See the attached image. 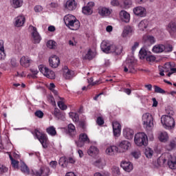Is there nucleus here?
<instances>
[{
  "label": "nucleus",
  "mask_w": 176,
  "mask_h": 176,
  "mask_svg": "<svg viewBox=\"0 0 176 176\" xmlns=\"http://www.w3.org/2000/svg\"><path fill=\"white\" fill-rule=\"evenodd\" d=\"M118 153H126L131 148V143L128 140H121L117 146Z\"/></svg>",
  "instance_id": "nucleus-8"
},
{
  "label": "nucleus",
  "mask_w": 176,
  "mask_h": 176,
  "mask_svg": "<svg viewBox=\"0 0 176 176\" xmlns=\"http://www.w3.org/2000/svg\"><path fill=\"white\" fill-rule=\"evenodd\" d=\"M49 63L52 68H57L60 65V58L56 55L52 56L49 59Z\"/></svg>",
  "instance_id": "nucleus-18"
},
{
  "label": "nucleus",
  "mask_w": 176,
  "mask_h": 176,
  "mask_svg": "<svg viewBox=\"0 0 176 176\" xmlns=\"http://www.w3.org/2000/svg\"><path fill=\"white\" fill-rule=\"evenodd\" d=\"M21 171L23 173V174H30V168H28V166H27V165L24 162L21 163Z\"/></svg>",
  "instance_id": "nucleus-42"
},
{
  "label": "nucleus",
  "mask_w": 176,
  "mask_h": 176,
  "mask_svg": "<svg viewBox=\"0 0 176 176\" xmlns=\"http://www.w3.org/2000/svg\"><path fill=\"white\" fill-rule=\"evenodd\" d=\"M59 100L58 102V107L61 109L62 111H65L67 109V104L64 102V98L58 97Z\"/></svg>",
  "instance_id": "nucleus-41"
},
{
  "label": "nucleus",
  "mask_w": 176,
  "mask_h": 176,
  "mask_svg": "<svg viewBox=\"0 0 176 176\" xmlns=\"http://www.w3.org/2000/svg\"><path fill=\"white\" fill-rule=\"evenodd\" d=\"M43 10V7L41 6H36L34 7V11L37 13H39Z\"/></svg>",
  "instance_id": "nucleus-60"
},
{
  "label": "nucleus",
  "mask_w": 176,
  "mask_h": 176,
  "mask_svg": "<svg viewBox=\"0 0 176 176\" xmlns=\"http://www.w3.org/2000/svg\"><path fill=\"white\" fill-rule=\"evenodd\" d=\"M131 155L135 159H139L140 157L141 156V153L140 152V151H135L131 152Z\"/></svg>",
  "instance_id": "nucleus-53"
},
{
  "label": "nucleus",
  "mask_w": 176,
  "mask_h": 176,
  "mask_svg": "<svg viewBox=\"0 0 176 176\" xmlns=\"http://www.w3.org/2000/svg\"><path fill=\"white\" fill-rule=\"evenodd\" d=\"M99 152L98 148L96 146H91L87 151L89 156H96V155H98Z\"/></svg>",
  "instance_id": "nucleus-35"
},
{
  "label": "nucleus",
  "mask_w": 176,
  "mask_h": 176,
  "mask_svg": "<svg viewBox=\"0 0 176 176\" xmlns=\"http://www.w3.org/2000/svg\"><path fill=\"white\" fill-rule=\"evenodd\" d=\"M53 115H54L56 118H58V116H60V115H61V113H60V109H58V108H55L54 110Z\"/></svg>",
  "instance_id": "nucleus-61"
},
{
  "label": "nucleus",
  "mask_w": 176,
  "mask_h": 176,
  "mask_svg": "<svg viewBox=\"0 0 176 176\" xmlns=\"http://www.w3.org/2000/svg\"><path fill=\"white\" fill-rule=\"evenodd\" d=\"M146 50H145L144 49H141L139 52V57L140 58H141V60H144V58L146 57Z\"/></svg>",
  "instance_id": "nucleus-50"
},
{
  "label": "nucleus",
  "mask_w": 176,
  "mask_h": 176,
  "mask_svg": "<svg viewBox=\"0 0 176 176\" xmlns=\"http://www.w3.org/2000/svg\"><path fill=\"white\" fill-rule=\"evenodd\" d=\"M110 52L119 56V54H122V52H123V47L120 45L113 44L111 46Z\"/></svg>",
  "instance_id": "nucleus-20"
},
{
  "label": "nucleus",
  "mask_w": 176,
  "mask_h": 176,
  "mask_svg": "<svg viewBox=\"0 0 176 176\" xmlns=\"http://www.w3.org/2000/svg\"><path fill=\"white\" fill-rule=\"evenodd\" d=\"M76 18L75 17V16L72 15V14H67L66 16H64V22L65 25H67V27H68L72 23V21H75V19Z\"/></svg>",
  "instance_id": "nucleus-29"
},
{
  "label": "nucleus",
  "mask_w": 176,
  "mask_h": 176,
  "mask_svg": "<svg viewBox=\"0 0 176 176\" xmlns=\"http://www.w3.org/2000/svg\"><path fill=\"white\" fill-rule=\"evenodd\" d=\"M89 144L90 142V139L87 136L86 133H81L79 135V139L78 142H76V144L78 148H82V146H85V143Z\"/></svg>",
  "instance_id": "nucleus-10"
},
{
  "label": "nucleus",
  "mask_w": 176,
  "mask_h": 176,
  "mask_svg": "<svg viewBox=\"0 0 176 176\" xmlns=\"http://www.w3.org/2000/svg\"><path fill=\"white\" fill-rule=\"evenodd\" d=\"M98 13L100 16L102 17H107L112 13V10H110L109 8H107L105 7H102L99 8Z\"/></svg>",
  "instance_id": "nucleus-26"
},
{
  "label": "nucleus",
  "mask_w": 176,
  "mask_h": 176,
  "mask_svg": "<svg viewBox=\"0 0 176 176\" xmlns=\"http://www.w3.org/2000/svg\"><path fill=\"white\" fill-rule=\"evenodd\" d=\"M9 168L6 167L5 165L0 164V175H3L5 173H8Z\"/></svg>",
  "instance_id": "nucleus-51"
},
{
  "label": "nucleus",
  "mask_w": 176,
  "mask_h": 176,
  "mask_svg": "<svg viewBox=\"0 0 176 176\" xmlns=\"http://www.w3.org/2000/svg\"><path fill=\"white\" fill-rule=\"evenodd\" d=\"M34 115L35 116H36L37 118H39L40 119H42V118H43V111H41V110H38V111H36L35 113H34Z\"/></svg>",
  "instance_id": "nucleus-55"
},
{
  "label": "nucleus",
  "mask_w": 176,
  "mask_h": 176,
  "mask_svg": "<svg viewBox=\"0 0 176 176\" xmlns=\"http://www.w3.org/2000/svg\"><path fill=\"white\" fill-rule=\"evenodd\" d=\"M70 118L72 119L73 122H79V115L76 113L71 112L69 113Z\"/></svg>",
  "instance_id": "nucleus-45"
},
{
  "label": "nucleus",
  "mask_w": 176,
  "mask_h": 176,
  "mask_svg": "<svg viewBox=\"0 0 176 176\" xmlns=\"http://www.w3.org/2000/svg\"><path fill=\"white\" fill-rule=\"evenodd\" d=\"M74 74L75 73L74 72V71L69 70L68 69V67L65 66L63 68V77L66 80H70V79H72V78H74Z\"/></svg>",
  "instance_id": "nucleus-12"
},
{
  "label": "nucleus",
  "mask_w": 176,
  "mask_h": 176,
  "mask_svg": "<svg viewBox=\"0 0 176 176\" xmlns=\"http://www.w3.org/2000/svg\"><path fill=\"white\" fill-rule=\"evenodd\" d=\"M113 131L115 137H119L122 131V125L118 121H113L112 122Z\"/></svg>",
  "instance_id": "nucleus-16"
},
{
  "label": "nucleus",
  "mask_w": 176,
  "mask_h": 176,
  "mask_svg": "<svg viewBox=\"0 0 176 176\" xmlns=\"http://www.w3.org/2000/svg\"><path fill=\"white\" fill-rule=\"evenodd\" d=\"M25 23V16L24 15H19L14 19V25L15 27H23Z\"/></svg>",
  "instance_id": "nucleus-21"
},
{
  "label": "nucleus",
  "mask_w": 176,
  "mask_h": 176,
  "mask_svg": "<svg viewBox=\"0 0 176 176\" xmlns=\"http://www.w3.org/2000/svg\"><path fill=\"white\" fill-rule=\"evenodd\" d=\"M133 12L135 16H138L139 17H145L146 16V9L142 6L134 8Z\"/></svg>",
  "instance_id": "nucleus-15"
},
{
  "label": "nucleus",
  "mask_w": 176,
  "mask_h": 176,
  "mask_svg": "<svg viewBox=\"0 0 176 176\" xmlns=\"http://www.w3.org/2000/svg\"><path fill=\"white\" fill-rule=\"evenodd\" d=\"M67 133L69 135H70V137H72V138H74V137L76 135V128L75 127V125H74L73 124H68Z\"/></svg>",
  "instance_id": "nucleus-28"
},
{
  "label": "nucleus",
  "mask_w": 176,
  "mask_h": 176,
  "mask_svg": "<svg viewBox=\"0 0 176 176\" xmlns=\"http://www.w3.org/2000/svg\"><path fill=\"white\" fill-rule=\"evenodd\" d=\"M6 57L4 42L3 40H0V60H5Z\"/></svg>",
  "instance_id": "nucleus-34"
},
{
  "label": "nucleus",
  "mask_w": 176,
  "mask_h": 176,
  "mask_svg": "<svg viewBox=\"0 0 176 176\" xmlns=\"http://www.w3.org/2000/svg\"><path fill=\"white\" fill-rule=\"evenodd\" d=\"M124 5L125 8H130V6H131V1L125 0L124 1Z\"/></svg>",
  "instance_id": "nucleus-62"
},
{
  "label": "nucleus",
  "mask_w": 176,
  "mask_h": 176,
  "mask_svg": "<svg viewBox=\"0 0 176 176\" xmlns=\"http://www.w3.org/2000/svg\"><path fill=\"white\" fill-rule=\"evenodd\" d=\"M133 34V28L130 26H126L122 32V38H126L129 35Z\"/></svg>",
  "instance_id": "nucleus-37"
},
{
  "label": "nucleus",
  "mask_w": 176,
  "mask_h": 176,
  "mask_svg": "<svg viewBox=\"0 0 176 176\" xmlns=\"http://www.w3.org/2000/svg\"><path fill=\"white\" fill-rule=\"evenodd\" d=\"M155 42H156V41L153 36L145 35L143 36V43L146 45H152V43H155Z\"/></svg>",
  "instance_id": "nucleus-31"
},
{
  "label": "nucleus",
  "mask_w": 176,
  "mask_h": 176,
  "mask_svg": "<svg viewBox=\"0 0 176 176\" xmlns=\"http://www.w3.org/2000/svg\"><path fill=\"white\" fill-rule=\"evenodd\" d=\"M23 0H10V5L13 9H19L23 6Z\"/></svg>",
  "instance_id": "nucleus-30"
},
{
  "label": "nucleus",
  "mask_w": 176,
  "mask_h": 176,
  "mask_svg": "<svg viewBox=\"0 0 176 176\" xmlns=\"http://www.w3.org/2000/svg\"><path fill=\"white\" fill-rule=\"evenodd\" d=\"M78 7V3L75 0H67L64 4V8L66 10L72 12L76 9Z\"/></svg>",
  "instance_id": "nucleus-11"
},
{
  "label": "nucleus",
  "mask_w": 176,
  "mask_h": 176,
  "mask_svg": "<svg viewBox=\"0 0 176 176\" xmlns=\"http://www.w3.org/2000/svg\"><path fill=\"white\" fill-rule=\"evenodd\" d=\"M166 30L170 35H174L176 34V24L175 22H170L167 26Z\"/></svg>",
  "instance_id": "nucleus-27"
},
{
  "label": "nucleus",
  "mask_w": 176,
  "mask_h": 176,
  "mask_svg": "<svg viewBox=\"0 0 176 176\" xmlns=\"http://www.w3.org/2000/svg\"><path fill=\"white\" fill-rule=\"evenodd\" d=\"M154 91L155 93H158L160 94H166V91L157 85H154Z\"/></svg>",
  "instance_id": "nucleus-46"
},
{
  "label": "nucleus",
  "mask_w": 176,
  "mask_h": 176,
  "mask_svg": "<svg viewBox=\"0 0 176 176\" xmlns=\"http://www.w3.org/2000/svg\"><path fill=\"white\" fill-rule=\"evenodd\" d=\"M48 101L53 105L56 107V100H54V98L52 96H48Z\"/></svg>",
  "instance_id": "nucleus-57"
},
{
  "label": "nucleus",
  "mask_w": 176,
  "mask_h": 176,
  "mask_svg": "<svg viewBox=\"0 0 176 176\" xmlns=\"http://www.w3.org/2000/svg\"><path fill=\"white\" fill-rule=\"evenodd\" d=\"M38 69L44 76L48 78V79H56V73L54 72L49 69L43 65H40L38 66Z\"/></svg>",
  "instance_id": "nucleus-9"
},
{
  "label": "nucleus",
  "mask_w": 176,
  "mask_h": 176,
  "mask_svg": "<svg viewBox=\"0 0 176 176\" xmlns=\"http://www.w3.org/2000/svg\"><path fill=\"white\" fill-rule=\"evenodd\" d=\"M82 13L84 14L90 15L93 13V9L91 7L85 6L82 8Z\"/></svg>",
  "instance_id": "nucleus-44"
},
{
  "label": "nucleus",
  "mask_w": 176,
  "mask_h": 176,
  "mask_svg": "<svg viewBox=\"0 0 176 176\" xmlns=\"http://www.w3.org/2000/svg\"><path fill=\"white\" fill-rule=\"evenodd\" d=\"M47 47L49 49H56V41L53 40H50L47 43Z\"/></svg>",
  "instance_id": "nucleus-49"
},
{
  "label": "nucleus",
  "mask_w": 176,
  "mask_h": 176,
  "mask_svg": "<svg viewBox=\"0 0 176 176\" xmlns=\"http://www.w3.org/2000/svg\"><path fill=\"white\" fill-rule=\"evenodd\" d=\"M146 61L148 63H154L156 60V56L153 55H149L146 57Z\"/></svg>",
  "instance_id": "nucleus-54"
},
{
  "label": "nucleus",
  "mask_w": 176,
  "mask_h": 176,
  "mask_svg": "<svg viewBox=\"0 0 176 176\" xmlns=\"http://www.w3.org/2000/svg\"><path fill=\"white\" fill-rule=\"evenodd\" d=\"M148 24H149V22H148V20L144 19L141 21L138 24V28L140 31H144L148 28Z\"/></svg>",
  "instance_id": "nucleus-36"
},
{
  "label": "nucleus",
  "mask_w": 176,
  "mask_h": 176,
  "mask_svg": "<svg viewBox=\"0 0 176 176\" xmlns=\"http://www.w3.org/2000/svg\"><path fill=\"white\" fill-rule=\"evenodd\" d=\"M111 46H112V45H111L109 41H103L100 44V49L104 53H109V52H111Z\"/></svg>",
  "instance_id": "nucleus-23"
},
{
  "label": "nucleus",
  "mask_w": 176,
  "mask_h": 176,
  "mask_svg": "<svg viewBox=\"0 0 176 176\" xmlns=\"http://www.w3.org/2000/svg\"><path fill=\"white\" fill-rule=\"evenodd\" d=\"M165 52H173V45H168L165 47Z\"/></svg>",
  "instance_id": "nucleus-64"
},
{
  "label": "nucleus",
  "mask_w": 176,
  "mask_h": 176,
  "mask_svg": "<svg viewBox=\"0 0 176 176\" xmlns=\"http://www.w3.org/2000/svg\"><path fill=\"white\" fill-rule=\"evenodd\" d=\"M20 63L22 67L28 68V67H30V64H31V60L28 57L22 56L20 60Z\"/></svg>",
  "instance_id": "nucleus-33"
},
{
  "label": "nucleus",
  "mask_w": 176,
  "mask_h": 176,
  "mask_svg": "<svg viewBox=\"0 0 176 176\" xmlns=\"http://www.w3.org/2000/svg\"><path fill=\"white\" fill-rule=\"evenodd\" d=\"M175 67V63H167L164 65V69L161 67H159L160 69V75L161 76H164V72H168L167 74V76L170 77L173 74H175L176 72V68H174Z\"/></svg>",
  "instance_id": "nucleus-4"
},
{
  "label": "nucleus",
  "mask_w": 176,
  "mask_h": 176,
  "mask_svg": "<svg viewBox=\"0 0 176 176\" xmlns=\"http://www.w3.org/2000/svg\"><path fill=\"white\" fill-rule=\"evenodd\" d=\"M96 54H97V52L95 50H92L89 49L85 55V58L87 60H93V58L96 57Z\"/></svg>",
  "instance_id": "nucleus-38"
},
{
  "label": "nucleus",
  "mask_w": 176,
  "mask_h": 176,
  "mask_svg": "<svg viewBox=\"0 0 176 176\" xmlns=\"http://www.w3.org/2000/svg\"><path fill=\"white\" fill-rule=\"evenodd\" d=\"M50 166L52 168H56L57 167V161H52L50 163Z\"/></svg>",
  "instance_id": "nucleus-63"
},
{
  "label": "nucleus",
  "mask_w": 176,
  "mask_h": 176,
  "mask_svg": "<svg viewBox=\"0 0 176 176\" xmlns=\"http://www.w3.org/2000/svg\"><path fill=\"white\" fill-rule=\"evenodd\" d=\"M158 138L161 142H166L168 140V134L167 132H160Z\"/></svg>",
  "instance_id": "nucleus-39"
},
{
  "label": "nucleus",
  "mask_w": 176,
  "mask_h": 176,
  "mask_svg": "<svg viewBox=\"0 0 176 176\" xmlns=\"http://www.w3.org/2000/svg\"><path fill=\"white\" fill-rule=\"evenodd\" d=\"M95 164L97 167H99V168H102V160L99 159L96 160Z\"/></svg>",
  "instance_id": "nucleus-59"
},
{
  "label": "nucleus",
  "mask_w": 176,
  "mask_h": 176,
  "mask_svg": "<svg viewBox=\"0 0 176 176\" xmlns=\"http://www.w3.org/2000/svg\"><path fill=\"white\" fill-rule=\"evenodd\" d=\"M144 155L148 159H151L153 156V150L151 148H146L145 149Z\"/></svg>",
  "instance_id": "nucleus-43"
},
{
  "label": "nucleus",
  "mask_w": 176,
  "mask_h": 176,
  "mask_svg": "<svg viewBox=\"0 0 176 176\" xmlns=\"http://www.w3.org/2000/svg\"><path fill=\"white\" fill-rule=\"evenodd\" d=\"M120 167H122V168H123V170L126 173H131V171H133V169L134 168L133 163L125 160L121 162Z\"/></svg>",
  "instance_id": "nucleus-17"
},
{
  "label": "nucleus",
  "mask_w": 176,
  "mask_h": 176,
  "mask_svg": "<svg viewBox=\"0 0 176 176\" xmlns=\"http://www.w3.org/2000/svg\"><path fill=\"white\" fill-rule=\"evenodd\" d=\"M50 174V169L47 166H43L38 171L33 172V176H48Z\"/></svg>",
  "instance_id": "nucleus-14"
},
{
  "label": "nucleus",
  "mask_w": 176,
  "mask_h": 176,
  "mask_svg": "<svg viewBox=\"0 0 176 176\" xmlns=\"http://www.w3.org/2000/svg\"><path fill=\"white\" fill-rule=\"evenodd\" d=\"M34 134L37 140L40 141L43 147L45 148H47V145H49V139L47 138V135L43 133H41L38 129L34 130Z\"/></svg>",
  "instance_id": "nucleus-7"
},
{
  "label": "nucleus",
  "mask_w": 176,
  "mask_h": 176,
  "mask_svg": "<svg viewBox=\"0 0 176 176\" xmlns=\"http://www.w3.org/2000/svg\"><path fill=\"white\" fill-rule=\"evenodd\" d=\"M142 123L144 127L147 130H152L153 129V117L149 113H145L142 116Z\"/></svg>",
  "instance_id": "nucleus-6"
},
{
  "label": "nucleus",
  "mask_w": 176,
  "mask_h": 176,
  "mask_svg": "<svg viewBox=\"0 0 176 176\" xmlns=\"http://www.w3.org/2000/svg\"><path fill=\"white\" fill-rule=\"evenodd\" d=\"M30 72H32V77L36 78V75H38V73L39 72L38 69L35 68L30 69Z\"/></svg>",
  "instance_id": "nucleus-56"
},
{
  "label": "nucleus",
  "mask_w": 176,
  "mask_h": 176,
  "mask_svg": "<svg viewBox=\"0 0 176 176\" xmlns=\"http://www.w3.org/2000/svg\"><path fill=\"white\" fill-rule=\"evenodd\" d=\"M119 148H118V146L111 145L106 148L105 154L107 156H113L115 155V152L118 153Z\"/></svg>",
  "instance_id": "nucleus-19"
},
{
  "label": "nucleus",
  "mask_w": 176,
  "mask_h": 176,
  "mask_svg": "<svg viewBox=\"0 0 176 176\" xmlns=\"http://www.w3.org/2000/svg\"><path fill=\"white\" fill-rule=\"evenodd\" d=\"M157 163L160 166H163L165 163H168L169 168H171V170H175L176 157H173L170 153H165L158 158Z\"/></svg>",
  "instance_id": "nucleus-1"
},
{
  "label": "nucleus",
  "mask_w": 176,
  "mask_h": 176,
  "mask_svg": "<svg viewBox=\"0 0 176 176\" xmlns=\"http://www.w3.org/2000/svg\"><path fill=\"white\" fill-rule=\"evenodd\" d=\"M67 27L73 31H76L77 30H79V27H80V23L78 21V19H76L74 21L70 23Z\"/></svg>",
  "instance_id": "nucleus-32"
},
{
  "label": "nucleus",
  "mask_w": 176,
  "mask_h": 176,
  "mask_svg": "<svg viewBox=\"0 0 176 176\" xmlns=\"http://www.w3.org/2000/svg\"><path fill=\"white\" fill-rule=\"evenodd\" d=\"M32 28V38L34 43H39L42 41V37L39 35L36 28L31 26Z\"/></svg>",
  "instance_id": "nucleus-13"
},
{
  "label": "nucleus",
  "mask_w": 176,
  "mask_h": 176,
  "mask_svg": "<svg viewBox=\"0 0 176 176\" xmlns=\"http://www.w3.org/2000/svg\"><path fill=\"white\" fill-rule=\"evenodd\" d=\"M166 50V46L163 44H156L153 46L152 51L153 53L159 54L163 53Z\"/></svg>",
  "instance_id": "nucleus-25"
},
{
  "label": "nucleus",
  "mask_w": 176,
  "mask_h": 176,
  "mask_svg": "<svg viewBox=\"0 0 176 176\" xmlns=\"http://www.w3.org/2000/svg\"><path fill=\"white\" fill-rule=\"evenodd\" d=\"M10 159L11 160V164L14 168H19V161L13 159V157L12 155H10Z\"/></svg>",
  "instance_id": "nucleus-48"
},
{
  "label": "nucleus",
  "mask_w": 176,
  "mask_h": 176,
  "mask_svg": "<svg viewBox=\"0 0 176 176\" xmlns=\"http://www.w3.org/2000/svg\"><path fill=\"white\" fill-rule=\"evenodd\" d=\"M46 131L49 135H52V137H54L57 135V131H56V128L54 126H49L46 129Z\"/></svg>",
  "instance_id": "nucleus-40"
},
{
  "label": "nucleus",
  "mask_w": 176,
  "mask_h": 176,
  "mask_svg": "<svg viewBox=\"0 0 176 176\" xmlns=\"http://www.w3.org/2000/svg\"><path fill=\"white\" fill-rule=\"evenodd\" d=\"M48 87L50 90L52 91V93L54 94V96H58V92L56 89H54V87H56L54 83H50Z\"/></svg>",
  "instance_id": "nucleus-52"
},
{
  "label": "nucleus",
  "mask_w": 176,
  "mask_h": 176,
  "mask_svg": "<svg viewBox=\"0 0 176 176\" xmlns=\"http://www.w3.org/2000/svg\"><path fill=\"white\" fill-rule=\"evenodd\" d=\"M173 115H174V111H170L168 113V115L162 116L161 117V123L164 129H173V127L175 126V121L172 117Z\"/></svg>",
  "instance_id": "nucleus-2"
},
{
  "label": "nucleus",
  "mask_w": 176,
  "mask_h": 176,
  "mask_svg": "<svg viewBox=\"0 0 176 176\" xmlns=\"http://www.w3.org/2000/svg\"><path fill=\"white\" fill-rule=\"evenodd\" d=\"M96 123L98 126H102V124H104V119L102 117H98L97 118Z\"/></svg>",
  "instance_id": "nucleus-58"
},
{
  "label": "nucleus",
  "mask_w": 176,
  "mask_h": 176,
  "mask_svg": "<svg viewBox=\"0 0 176 176\" xmlns=\"http://www.w3.org/2000/svg\"><path fill=\"white\" fill-rule=\"evenodd\" d=\"M135 65H137V60L134 58H128L123 64L124 72L128 74L135 72Z\"/></svg>",
  "instance_id": "nucleus-3"
},
{
  "label": "nucleus",
  "mask_w": 176,
  "mask_h": 176,
  "mask_svg": "<svg viewBox=\"0 0 176 176\" xmlns=\"http://www.w3.org/2000/svg\"><path fill=\"white\" fill-rule=\"evenodd\" d=\"M123 135L126 140H133L134 137V131L130 128L123 129Z\"/></svg>",
  "instance_id": "nucleus-22"
},
{
  "label": "nucleus",
  "mask_w": 176,
  "mask_h": 176,
  "mask_svg": "<svg viewBox=\"0 0 176 176\" xmlns=\"http://www.w3.org/2000/svg\"><path fill=\"white\" fill-rule=\"evenodd\" d=\"M111 173L114 175H120V168H119V166H113L111 168Z\"/></svg>",
  "instance_id": "nucleus-47"
},
{
  "label": "nucleus",
  "mask_w": 176,
  "mask_h": 176,
  "mask_svg": "<svg viewBox=\"0 0 176 176\" xmlns=\"http://www.w3.org/2000/svg\"><path fill=\"white\" fill-rule=\"evenodd\" d=\"M134 142L138 146H146L148 145V136L144 133H138L135 135Z\"/></svg>",
  "instance_id": "nucleus-5"
},
{
  "label": "nucleus",
  "mask_w": 176,
  "mask_h": 176,
  "mask_svg": "<svg viewBox=\"0 0 176 176\" xmlns=\"http://www.w3.org/2000/svg\"><path fill=\"white\" fill-rule=\"evenodd\" d=\"M120 17L124 23H130V14L126 10H122L120 12Z\"/></svg>",
  "instance_id": "nucleus-24"
}]
</instances>
